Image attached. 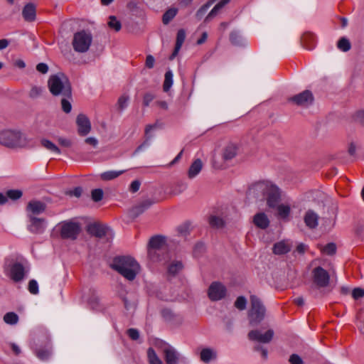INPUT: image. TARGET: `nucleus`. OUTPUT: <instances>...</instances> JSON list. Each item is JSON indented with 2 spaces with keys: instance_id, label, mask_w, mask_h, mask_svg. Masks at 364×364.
I'll return each mask as SVG.
<instances>
[{
  "instance_id": "1",
  "label": "nucleus",
  "mask_w": 364,
  "mask_h": 364,
  "mask_svg": "<svg viewBox=\"0 0 364 364\" xmlns=\"http://www.w3.org/2000/svg\"><path fill=\"white\" fill-rule=\"evenodd\" d=\"M250 193L260 200L265 199L269 208H277L280 218L288 220L291 207L289 205L284 203L277 205L280 199V192L277 186L269 181H260L252 186Z\"/></svg>"
},
{
  "instance_id": "2",
  "label": "nucleus",
  "mask_w": 364,
  "mask_h": 364,
  "mask_svg": "<svg viewBox=\"0 0 364 364\" xmlns=\"http://www.w3.org/2000/svg\"><path fill=\"white\" fill-rule=\"evenodd\" d=\"M30 139L18 129H6L0 131V145L12 149H24L29 146Z\"/></svg>"
},
{
  "instance_id": "3",
  "label": "nucleus",
  "mask_w": 364,
  "mask_h": 364,
  "mask_svg": "<svg viewBox=\"0 0 364 364\" xmlns=\"http://www.w3.org/2000/svg\"><path fill=\"white\" fill-rule=\"evenodd\" d=\"M111 267L129 281L134 280L140 270L138 262L130 256L115 257Z\"/></svg>"
},
{
  "instance_id": "4",
  "label": "nucleus",
  "mask_w": 364,
  "mask_h": 364,
  "mask_svg": "<svg viewBox=\"0 0 364 364\" xmlns=\"http://www.w3.org/2000/svg\"><path fill=\"white\" fill-rule=\"evenodd\" d=\"M48 87L53 96L71 97L72 88L68 77L62 73L52 75L48 80Z\"/></svg>"
},
{
  "instance_id": "5",
  "label": "nucleus",
  "mask_w": 364,
  "mask_h": 364,
  "mask_svg": "<svg viewBox=\"0 0 364 364\" xmlns=\"http://www.w3.org/2000/svg\"><path fill=\"white\" fill-rule=\"evenodd\" d=\"M148 255L153 262H166L168 252L165 240L161 236H155L150 239L148 247Z\"/></svg>"
},
{
  "instance_id": "6",
  "label": "nucleus",
  "mask_w": 364,
  "mask_h": 364,
  "mask_svg": "<svg viewBox=\"0 0 364 364\" xmlns=\"http://www.w3.org/2000/svg\"><path fill=\"white\" fill-rule=\"evenodd\" d=\"M251 306L248 311V320L251 326H258L264 318L266 308L261 300L256 296H250Z\"/></svg>"
},
{
  "instance_id": "7",
  "label": "nucleus",
  "mask_w": 364,
  "mask_h": 364,
  "mask_svg": "<svg viewBox=\"0 0 364 364\" xmlns=\"http://www.w3.org/2000/svg\"><path fill=\"white\" fill-rule=\"evenodd\" d=\"M92 42V36L90 32L80 31L74 34L72 45L75 51L77 53L87 52Z\"/></svg>"
},
{
  "instance_id": "8",
  "label": "nucleus",
  "mask_w": 364,
  "mask_h": 364,
  "mask_svg": "<svg viewBox=\"0 0 364 364\" xmlns=\"http://www.w3.org/2000/svg\"><path fill=\"white\" fill-rule=\"evenodd\" d=\"M159 348L161 349L164 353L166 364H178L181 356L179 352L172 346L160 342Z\"/></svg>"
},
{
  "instance_id": "9",
  "label": "nucleus",
  "mask_w": 364,
  "mask_h": 364,
  "mask_svg": "<svg viewBox=\"0 0 364 364\" xmlns=\"http://www.w3.org/2000/svg\"><path fill=\"white\" fill-rule=\"evenodd\" d=\"M80 231L81 227L78 223L65 222L61 226L60 235L63 238L75 240Z\"/></svg>"
},
{
  "instance_id": "10",
  "label": "nucleus",
  "mask_w": 364,
  "mask_h": 364,
  "mask_svg": "<svg viewBox=\"0 0 364 364\" xmlns=\"http://www.w3.org/2000/svg\"><path fill=\"white\" fill-rule=\"evenodd\" d=\"M312 277L314 284L318 288L326 287L329 284L330 275L326 270L321 267L313 269Z\"/></svg>"
},
{
  "instance_id": "11",
  "label": "nucleus",
  "mask_w": 364,
  "mask_h": 364,
  "mask_svg": "<svg viewBox=\"0 0 364 364\" xmlns=\"http://www.w3.org/2000/svg\"><path fill=\"white\" fill-rule=\"evenodd\" d=\"M274 334V333L272 329H267L264 332L262 329H255L248 333V338L251 341L267 343L272 341Z\"/></svg>"
},
{
  "instance_id": "12",
  "label": "nucleus",
  "mask_w": 364,
  "mask_h": 364,
  "mask_svg": "<svg viewBox=\"0 0 364 364\" xmlns=\"http://www.w3.org/2000/svg\"><path fill=\"white\" fill-rule=\"evenodd\" d=\"M5 271L9 277L16 282L21 281L25 276L24 267L18 262H14L6 265Z\"/></svg>"
},
{
  "instance_id": "13",
  "label": "nucleus",
  "mask_w": 364,
  "mask_h": 364,
  "mask_svg": "<svg viewBox=\"0 0 364 364\" xmlns=\"http://www.w3.org/2000/svg\"><path fill=\"white\" fill-rule=\"evenodd\" d=\"M208 294L211 301L221 300L226 294V288L220 282H213L208 288Z\"/></svg>"
},
{
  "instance_id": "14",
  "label": "nucleus",
  "mask_w": 364,
  "mask_h": 364,
  "mask_svg": "<svg viewBox=\"0 0 364 364\" xmlns=\"http://www.w3.org/2000/svg\"><path fill=\"white\" fill-rule=\"evenodd\" d=\"M238 151L239 145L237 143L229 141L222 148V159L225 161H230L237 155Z\"/></svg>"
},
{
  "instance_id": "15",
  "label": "nucleus",
  "mask_w": 364,
  "mask_h": 364,
  "mask_svg": "<svg viewBox=\"0 0 364 364\" xmlns=\"http://www.w3.org/2000/svg\"><path fill=\"white\" fill-rule=\"evenodd\" d=\"M291 102L298 106L307 107L314 101L312 93L309 90H305L289 99Z\"/></svg>"
},
{
  "instance_id": "16",
  "label": "nucleus",
  "mask_w": 364,
  "mask_h": 364,
  "mask_svg": "<svg viewBox=\"0 0 364 364\" xmlns=\"http://www.w3.org/2000/svg\"><path fill=\"white\" fill-rule=\"evenodd\" d=\"M76 123L77 125V132L80 135L85 136L90 132L91 124L86 115L83 114H78Z\"/></svg>"
},
{
  "instance_id": "17",
  "label": "nucleus",
  "mask_w": 364,
  "mask_h": 364,
  "mask_svg": "<svg viewBox=\"0 0 364 364\" xmlns=\"http://www.w3.org/2000/svg\"><path fill=\"white\" fill-rule=\"evenodd\" d=\"M109 231L111 230L109 227L99 223H92L87 226V232L97 237H102Z\"/></svg>"
},
{
  "instance_id": "18",
  "label": "nucleus",
  "mask_w": 364,
  "mask_h": 364,
  "mask_svg": "<svg viewBox=\"0 0 364 364\" xmlns=\"http://www.w3.org/2000/svg\"><path fill=\"white\" fill-rule=\"evenodd\" d=\"M155 201L151 199H146L141 202L139 205H136L131 210V215L133 218H136L146 210L151 207Z\"/></svg>"
},
{
  "instance_id": "19",
  "label": "nucleus",
  "mask_w": 364,
  "mask_h": 364,
  "mask_svg": "<svg viewBox=\"0 0 364 364\" xmlns=\"http://www.w3.org/2000/svg\"><path fill=\"white\" fill-rule=\"evenodd\" d=\"M23 18L26 21H33L36 16V6L32 3H28L23 9L22 11Z\"/></svg>"
},
{
  "instance_id": "20",
  "label": "nucleus",
  "mask_w": 364,
  "mask_h": 364,
  "mask_svg": "<svg viewBox=\"0 0 364 364\" xmlns=\"http://www.w3.org/2000/svg\"><path fill=\"white\" fill-rule=\"evenodd\" d=\"M203 164L200 159H195L188 170V177L190 179L196 178L201 171Z\"/></svg>"
},
{
  "instance_id": "21",
  "label": "nucleus",
  "mask_w": 364,
  "mask_h": 364,
  "mask_svg": "<svg viewBox=\"0 0 364 364\" xmlns=\"http://www.w3.org/2000/svg\"><path fill=\"white\" fill-rule=\"evenodd\" d=\"M254 224L259 228L266 229L269 225V220L264 213H259L254 216Z\"/></svg>"
},
{
  "instance_id": "22",
  "label": "nucleus",
  "mask_w": 364,
  "mask_h": 364,
  "mask_svg": "<svg viewBox=\"0 0 364 364\" xmlns=\"http://www.w3.org/2000/svg\"><path fill=\"white\" fill-rule=\"evenodd\" d=\"M186 39V33L183 29H180L177 33L176 42L174 50L170 56V60H173L178 53L183 43Z\"/></svg>"
},
{
  "instance_id": "23",
  "label": "nucleus",
  "mask_w": 364,
  "mask_h": 364,
  "mask_svg": "<svg viewBox=\"0 0 364 364\" xmlns=\"http://www.w3.org/2000/svg\"><path fill=\"white\" fill-rule=\"evenodd\" d=\"M318 216L312 210H308L304 216V222L309 228H315L318 225Z\"/></svg>"
},
{
  "instance_id": "24",
  "label": "nucleus",
  "mask_w": 364,
  "mask_h": 364,
  "mask_svg": "<svg viewBox=\"0 0 364 364\" xmlns=\"http://www.w3.org/2000/svg\"><path fill=\"white\" fill-rule=\"evenodd\" d=\"M44 220L36 217L31 218V225H29V230L32 232L38 233L43 231L44 229L43 226Z\"/></svg>"
},
{
  "instance_id": "25",
  "label": "nucleus",
  "mask_w": 364,
  "mask_h": 364,
  "mask_svg": "<svg viewBox=\"0 0 364 364\" xmlns=\"http://www.w3.org/2000/svg\"><path fill=\"white\" fill-rule=\"evenodd\" d=\"M217 356L216 352L210 348L202 349L200 353V358L203 363H209L211 360L215 359Z\"/></svg>"
},
{
  "instance_id": "26",
  "label": "nucleus",
  "mask_w": 364,
  "mask_h": 364,
  "mask_svg": "<svg viewBox=\"0 0 364 364\" xmlns=\"http://www.w3.org/2000/svg\"><path fill=\"white\" fill-rule=\"evenodd\" d=\"M291 247L285 241H280L275 243L273 246V252L275 255H283L290 251Z\"/></svg>"
},
{
  "instance_id": "27",
  "label": "nucleus",
  "mask_w": 364,
  "mask_h": 364,
  "mask_svg": "<svg viewBox=\"0 0 364 364\" xmlns=\"http://www.w3.org/2000/svg\"><path fill=\"white\" fill-rule=\"evenodd\" d=\"M124 172H125V170L107 171L100 174V178L102 181H111V180L117 178V177H119V176L123 174Z\"/></svg>"
},
{
  "instance_id": "28",
  "label": "nucleus",
  "mask_w": 364,
  "mask_h": 364,
  "mask_svg": "<svg viewBox=\"0 0 364 364\" xmlns=\"http://www.w3.org/2000/svg\"><path fill=\"white\" fill-rule=\"evenodd\" d=\"M28 210L33 214H39L44 211L45 205L42 202L33 200L28 204Z\"/></svg>"
},
{
  "instance_id": "29",
  "label": "nucleus",
  "mask_w": 364,
  "mask_h": 364,
  "mask_svg": "<svg viewBox=\"0 0 364 364\" xmlns=\"http://www.w3.org/2000/svg\"><path fill=\"white\" fill-rule=\"evenodd\" d=\"M41 144L53 154L59 155L61 153L60 149L54 143L48 139H41Z\"/></svg>"
},
{
  "instance_id": "30",
  "label": "nucleus",
  "mask_w": 364,
  "mask_h": 364,
  "mask_svg": "<svg viewBox=\"0 0 364 364\" xmlns=\"http://www.w3.org/2000/svg\"><path fill=\"white\" fill-rule=\"evenodd\" d=\"M230 1V0H221L220 2H218L213 9L210 11V12L208 14V15L206 16L205 21H208L212 18H213L216 14L218 13V11L223 8L227 4H228Z\"/></svg>"
},
{
  "instance_id": "31",
  "label": "nucleus",
  "mask_w": 364,
  "mask_h": 364,
  "mask_svg": "<svg viewBox=\"0 0 364 364\" xmlns=\"http://www.w3.org/2000/svg\"><path fill=\"white\" fill-rule=\"evenodd\" d=\"M183 269V264L180 261L173 260L168 266V273L170 275H176Z\"/></svg>"
},
{
  "instance_id": "32",
  "label": "nucleus",
  "mask_w": 364,
  "mask_h": 364,
  "mask_svg": "<svg viewBox=\"0 0 364 364\" xmlns=\"http://www.w3.org/2000/svg\"><path fill=\"white\" fill-rule=\"evenodd\" d=\"M147 357L149 364H163L162 360L159 358L152 348H148Z\"/></svg>"
},
{
  "instance_id": "33",
  "label": "nucleus",
  "mask_w": 364,
  "mask_h": 364,
  "mask_svg": "<svg viewBox=\"0 0 364 364\" xmlns=\"http://www.w3.org/2000/svg\"><path fill=\"white\" fill-rule=\"evenodd\" d=\"M4 321L9 325H16L18 322V316L14 312H8L4 316Z\"/></svg>"
},
{
  "instance_id": "34",
  "label": "nucleus",
  "mask_w": 364,
  "mask_h": 364,
  "mask_svg": "<svg viewBox=\"0 0 364 364\" xmlns=\"http://www.w3.org/2000/svg\"><path fill=\"white\" fill-rule=\"evenodd\" d=\"M337 48L343 52H347L350 50L351 44L348 38L342 37L337 43Z\"/></svg>"
},
{
  "instance_id": "35",
  "label": "nucleus",
  "mask_w": 364,
  "mask_h": 364,
  "mask_svg": "<svg viewBox=\"0 0 364 364\" xmlns=\"http://www.w3.org/2000/svg\"><path fill=\"white\" fill-rule=\"evenodd\" d=\"M61 107L64 112L65 113H70L72 109V105H71V97H67L65 96H61Z\"/></svg>"
},
{
  "instance_id": "36",
  "label": "nucleus",
  "mask_w": 364,
  "mask_h": 364,
  "mask_svg": "<svg viewBox=\"0 0 364 364\" xmlns=\"http://www.w3.org/2000/svg\"><path fill=\"white\" fill-rule=\"evenodd\" d=\"M173 85V73L171 71H167L165 73V79L164 82V90L168 92Z\"/></svg>"
},
{
  "instance_id": "37",
  "label": "nucleus",
  "mask_w": 364,
  "mask_h": 364,
  "mask_svg": "<svg viewBox=\"0 0 364 364\" xmlns=\"http://www.w3.org/2000/svg\"><path fill=\"white\" fill-rule=\"evenodd\" d=\"M108 26L110 28L114 29L115 31H119L122 28L120 21L114 16H109Z\"/></svg>"
},
{
  "instance_id": "38",
  "label": "nucleus",
  "mask_w": 364,
  "mask_h": 364,
  "mask_svg": "<svg viewBox=\"0 0 364 364\" xmlns=\"http://www.w3.org/2000/svg\"><path fill=\"white\" fill-rule=\"evenodd\" d=\"M177 9H170L165 12L163 16V23L164 24L168 23L176 15Z\"/></svg>"
},
{
  "instance_id": "39",
  "label": "nucleus",
  "mask_w": 364,
  "mask_h": 364,
  "mask_svg": "<svg viewBox=\"0 0 364 364\" xmlns=\"http://www.w3.org/2000/svg\"><path fill=\"white\" fill-rule=\"evenodd\" d=\"M129 102V97L126 95H123L119 97L117 101V107L120 111H123L128 106Z\"/></svg>"
},
{
  "instance_id": "40",
  "label": "nucleus",
  "mask_w": 364,
  "mask_h": 364,
  "mask_svg": "<svg viewBox=\"0 0 364 364\" xmlns=\"http://www.w3.org/2000/svg\"><path fill=\"white\" fill-rule=\"evenodd\" d=\"M360 146L355 141H350L348 145V153L351 156H355L357 151L359 150Z\"/></svg>"
},
{
  "instance_id": "41",
  "label": "nucleus",
  "mask_w": 364,
  "mask_h": 364,
  "mask_svg": "<svg viewBox=\"0 0 364 364\" xmlns=\"http://www.w3.org/2000/svg\"><path fill=\"white\" fill-rule=\"evenodd\" d=\"M51 355V351L49 349H39L36 352L37 357L41 360H47Z\"/></svg>"
},
{
  "instance_id": "42",
  "label": "nucleus",
  "mask_w": 364,
  "mask_h": 364,
  "mask_svg": "<svg viewBox=\"0 0 364 364\" xmlns=\"http://www.w3.org/2000/svg\"><path fill=\"white\" fill-rule=\"evenodd\" d=\"M247 306V299L241 296L237 297L235 302V306L239 310H245Z\"/></svg>"
},
{
  "instance_id": "43",
  "label": "nucleus",
  "mask_w": 364,
  "mask_h": 364,
  "mask_svg": "<svg viewBox=\"0 0 364 364\" xmlns=\"http://www.w3.org/2000/svg\"><path fill=\"white\" fill-rule=\"evenodd\" d=\"M103 191L100 188L94 189L91 193L92 199L95 202L100 201L103 198Z\"/></svg>"
},
{
  "instance_id": "44",
  "label": "nucleus",
  "mask_w": 364,
  "mask_h": 364,
  "mask_svg": "<svg viewBox=\"0 0 364 364\" xmlns=\"http://www.w3.org/2000/svg\"><path fill=\"white\" fill-rule=\"evenodd\" d=\"M212 4L213 1H210L207 2L205 4H204L203 6H201L196 12V17L198 18H201L207 12L208 9L210 8Z\"/></svg>"
},
{
  "instance_id": "45",
  "label": "nucleus",
  "mask_w": 364,
  "mask_h": 364,
  "mask_svg": "<svg viewBox=\"0 0 364 364\" xmlns=\"http://www.w3.org/2000/svg\"><path fill=\"white\" fill-rule=\"evenodd\" d=\"M43 92V88L41 87L33 86L30 90L29 96L31 98H37L41 95Z\"/></svg>"
},
{
  "instance_id": "46",
  "label": "nucleus",
  "mask_w": 364,
  "mask_h": 364,
  "mask_svg": "<svg viewBox=\"0 0 364 364\" xmlns=\"http://www.w3.org/2000/svg\"><path fill=\"white\" fill-rule=\"evenodd\" d=\"M7 198L17 200L22 196V191L20 190H9L6 192Z\"/></svg>"
},
{
  "instance_id": "47",
  "label": "nucleus",
  "mask_w": 364,
  "mask_h": 364,
  "mask_svg": "<svg viewBox=\"0 0 364 364\" xmlns=\"http://www.w3.org/2000/svg\"><path fill=\"white\" fill-rule=\"evenodd\" d=\"M210 224L213 227L220 228L223 225L222 218L217 216H211L209 220Z\"/></svg>"
},
{
  "instance_id": "48",
  "label": "nucleus",
  "mask_w": 364,
  "mask_h": 364,
  "mask_svg": "<svg viewBox=\"0 0 364 364\" xmlns=\"http://www.w3.org/2000/svg\"><path fill=\"white\" fill-rule=\"evenodd\" d=\"M336 247L333 243H329L326 245L325 247H323V248L322 249L323 252L328 255H333L336 252Z\"/></svg>"
},
{
  "instance_id": "49",
  "label": "nucleus",
  "mask_w": 364,
  "mask_h": 364,
  "mask_svg": "<svg viewBox=\"0 0 364 364\" xmlns=\"http://www.w3.org/2000/svg\"><path fill=\"white\" fill-rule=\"evenodd\" d=\"M28 291L32 294H37L38 293V284L36 280L32 279L29 282Z\"/></svg>"
},
{
  "instance_id": "50",
  "label": "nucleus",
  "mask_w": 364,
  "mask_h": 364,
  "mask_svg": "<svg viewBox=\"0 0 364 364\" xmlns=\"http://www.w3.org/2000/svg\"><path fill=\"white\" fill-rule=\"evenodd\" d=\"M353 119L355 122L364 124V109L355 112L353 114Z\"/></svg>"
},
{
  "instance_id": "51",
  "label": "nucleus",
  "mask_w": 364,
  "mask_h": 364,
  "mask_svg": "<svg viewBox=\"0 0 364 364\" xmlns=\"http://www.w3.org/2000/svg\"><path fill=\"white\" fill-rule=\"evenodd\" d=\"M155 98V96L154 94L151 92L146 93L143 97V105L145 107H147L149 105L150 102Z\"/></svg>"
},
{
  "instance_id": "52",
  "label": "nucleus",
  "mask_w": 364,
  "mask_h": 364,
  "mask_svg": "<svg viewBox=\"0 0 364 364\" xmlns=\"http://www.w3.org/2000/svg\"><path fill=\"white\" fill-rule=\"evenodd\" d=\"M230 39L232 43H233L235 45H240V44L241 37L236 32L231 33L230 36Z\"/></svg>"
},
{
  "instance_id": "53",
  "label": "nucleus",
  "mask_w": 364,
  "mask_h": 364,
  "mask_svg": "<svg viewBox=\"0 0 364 364\" xmlns=\"http://www.w3.org/2000/svg\"><path fill=\"white\" fill-rule=\"evenodd\" d=\"M352 296L355 299H358L364 296V289L361 288H355L353 290Z\"/></svg>"
},
{
  "instance_id": "54",
  "label": "nucleus",
  "mask_w": 364,
  "mask_h": 364,
  "mask_svg": "<svg viewBox=\"0 0 364 364\" xmlns=\"http://www.w3.org/2000/svg\"><path fill=\"white\" fill-rule=\"evenodd\" d=\"M141 182L139 180L133 181L129 186V191L136 193L139 190Z\"/></svg>"
},
{
  "instance_id": "55",
  "label": "nucleus",
  "mask_w": 364,
  "mask_h": 364,
  "mask_svg": "<svg viewBox=\"0 0 364 364\" xmlns=\"http://www.w3.org/2000/svg\"><path fill=\"white\" fill-rule=\"evenodd\" d=\"M291 364H303V360L300 356L296 354H293L289 358Z\"/></svg>"
},
{
  "instance_id": "56",
  "label": "nucleus",
  "mask_w": 364,
  "mask_h": 364,
  "mask_svg": "<svg viewBox=\"0 0 364 364\" xmlns=\"http://www.w3.org/2000/svg\"><path fill=\"white\" fill-rule=\"evenodd\" d=\"M36 70L42 74H46L48 71V66L44 63H41L36 65Z\"/></svg>"
},
{
  "instance_id": "57",
  "label": "nucleus",
  "mask_w": 364,
  "mask_h": 364,
  "mask_svg": "<svg viewBox=\"0 0 364 364\" xmlns=\"http://www.w3.org/2000/svg\"><path fill=\"white\" fill-rule=\"evenodd\" d=\"M128 335L132 340H137L139 338V333L135 328H130L128 330Z\"/></svg>"
},
{
  "instance_id": "58",
  "label": "nucleus",
  "mask_w": 364,
  "mask_h": 364,
  "mask_svg": "<svg viewBox=\"0 0 364 364\" xmlns=\"http://www.w3.org/2000/svg\"><path fill=\"white\" fill-rule=\"evenodd\" d=\"M155 59L151 55H148L146 58V66L152 68L154 65Z\"/></svg>"
},
{
  "instance_id": "59",
  "label": "nucleus",
  "mask_w": 364,
  "mask_h": 364,
  "mask_svg": "<svg viewBox=\"0 0 364 364\" xmlns=\"http://www.w3.org/2000/svg\"><path fill=\"white\" fill-rule=\"evenodd\" d=\"M82 193V188L80 187H76L73 190H70L68 192L70 196H74L77 198L80 197Z\"/></svg>"
},
{
  "instance_id": "60",
  "label": "nucleus",
  "mask_w": 364,
  "mask_h": 364,
  "mask_svg": "<svg viewBox=\"0 0 364 364\" xmlns=\"http://www.w3.org/2000/svg\"><path fill=\"white\" fill-rule=\"evenodd\" d=\"M85 143L90 144V145L93 146L94 147H95L98 144L97 139L95 137H88V138L85 139Z\"/></svg>"
},
{
  "instance_id": "61",
  "label": "nucleus",
  "mask_w": 364,
  "mask_h": 364,
  "mask_svg": "<svg viewBox=\"0 0 364 364\" xmlns=\"http://www.w3.org/2000/svg\"><path fill=\"white\" fill-rule=\"evenodd\" d=\"M58 141L62 146L65 147H70L72 144L70 140L65 138H60Z\"/></svg>"
},
{
  "instance_id": "62",
  "label": "nucleus",
  "mask_w": 364,
  "mask_h": 364,
  "mask_svg": "<svg viewBox=\"0 0 364 364\" xmlns=\"http://www.w3.org/2000/svg\"><path fill=\"white\" fill-rule=\"evenodd\" d=\"M14 65L19 68H24L26 67V63L21 59H17L14 61Z\"/></svg>"
},
{
  "instance_id": "63",
  "label": "nucleus",
  "mask_w": 364,
  "mask_h": 364,
  "mask_svg": "<svg viewBox=\"0 0 364 364\" xmlns=\"http://www.w3.org/2000/svg\"><path fill=\"white\" fill-rule=\"evenodd\" d=\"M149 146V142L148 140L145 141L142 144L139 146L137 149H136L135 152H139L144 149L145 148L148 147Z\"/></svg>"
},
{
  "instance_id": "64",
  "label": "nucleus",
  "mask_w": 364,
  "mask_h": 364,
  "mask_svg": "<svg viewBox=\"0 0 364 364\" xmlns=\"http://www.w3.org/2000/svg\"><path fill=\"white\" fill-rule=\"evenodd\" d=\"M294 302L299 306H301L304 304V299L301 296L296 297L294 299Z\"/></svg>"
}]
</instances>
